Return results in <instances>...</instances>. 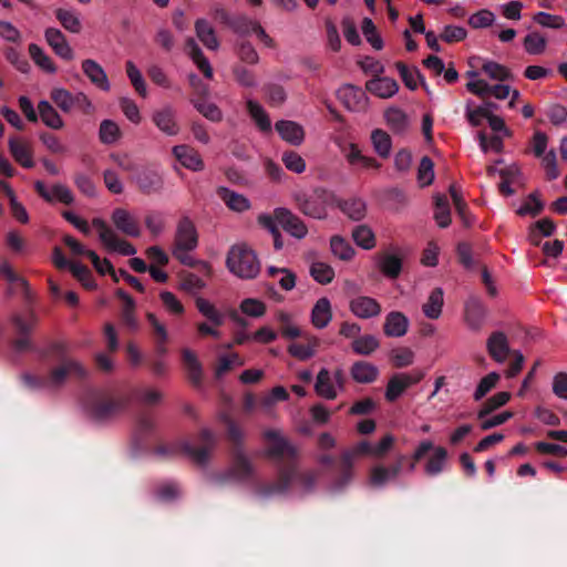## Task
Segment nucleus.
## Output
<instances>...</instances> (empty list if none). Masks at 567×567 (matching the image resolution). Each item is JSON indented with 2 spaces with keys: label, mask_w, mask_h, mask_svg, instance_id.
I'll list each match as a JSON object with an SVG mask.
<instances>
[{
  "label": "nucleus",
  "mask_w": 567,
  "mask_h": 567,
  "mask_svg": "<svg viewBox=\"0 0 567 567\" xmlns=\"http://www.w3.org/2000/svg\"><path fill=\"white\" fill-rule=\"evenodd\" d=\"M365 89L380 99H390L399 91V84L391 78H374L365 83Z\"/></svg>",
  "instance_id": "5701e85b"
},
{
  "label": "nucleus",
  "mask_w": 567,
  "mask_h": 567,
  "mask_svg": "<svg viewBox=\"0 0 567 567\" xmlns=\"http://www.w3.org/2000/svg\"><path fill=\"white\" fill-rule=\"evenodd\" d=\"M384 117L389 127L395 133H402L409 127V116L399 107H389Z\"/></svg>",
  "instance_id": "f704fd0d"
},
{
  "label": "nucleus",
  "mask_w": 567,
  "mask_h": 567,
  "mask_svg": "<svg viewBox=\"0 0 567 567\" xmlns=\"http://www.w3.org/2000/svg\"><path fill=\"white\" fill-rule=\"evenodd\" d=\"M111 220L116 230L130 237L141 235V226L137 217L125 208H115L112 212Z\"/></svg>",
  "instance_id": "1a4fd4ad"
},
{
  "label": "nucleus",
  "mask_w": 567,
  "mask_h": 567,
  "mask_svg": "<svg viewBox=\"0 0 567 567\" xmlns=\"http://www.w3.org/2000/svg\"><path fill=\"white\" fill-rule=\"evenodd\" d=\"M39 115L42 122L50 128L60 130L64 122L60 114L48 101H40L38 104Z\"/></svg>",
  "instance_id": "2f4dec72"
},
{
  "label": "nucleus",
  "mask_w": 567,
  "mask_h": 567,
  "mask_svg": "<svg viewBox=\"0 0 567 567\" xmlns=\"http://www.w3.org/2000/svg\"><path fill=\"white\" fill-rule=\"evenodd\" d=\"M9 150L13 158L23 167L31 168L34 165L30 144L19 138H10Z\"/></svg>",
  "instance_id": "393cba45"
},
{
  "label": "nucleus",
  "mask_w": 567,
  "mask_h": 567,
  "mask_svg": "<svg viewBox=\"0 0 567 567\" xmlns=\"http://www.w3.org/2000/svg\"><path fill=\"white\" fill-rule=\"evenodd\" d=\"M332 319L331 303L328 298L318 299L311 311V323L317 329L326 328Z\"/></svg>",
  "instance_id": "bb28decb"
},
{
  "label": "nucleus",
  "mask_w": 567,
  "mask_h": 567,
  "mask_svg": "<svg viewBox=\"0 0 567 567\" xmlns=\"http://www.w3.org/2000/svg\"><path fill=\"white\" fill-rule=\"evenodd\" d=\"M338 97L341 103L350 111H362L368 105V96L362 89L344 84L338 90Z\"/></svg>",
  "instance_id": "ddd939ff"
},
{
  "label": "nucleus",
  "mask_w": 567,
  "mask_h": 567,
  "mask_svg": "<svg viewBox=\"0 0 567 567\" xmlns=\"http://www.w3.org/2000/svg\"><path fill=\"white\" fill-rule=\"evenodd\" d=\"M126 73L136 92L141 96L145 97L147 95V87L145 81L143 79L141 71L132 61L126 62Z\"/></svg>",
  "instance_id": "bf43d9fd"
},
{
  "label": "nucleus",
  "mask_w": 567,
  "mask_h": 567,
  "mask_svg": "<svg viewBox=\"0 0 567 567\" xmlns=\"http://www.w3.org/2000/svg\"><path fill=\"white\" fill-rule=\"evenodd\" d=\"M358 456L351 449L346 450L341 454V475L338 481V486L347 485L353 477V466Z\"/></svg>",
  "instance_id": "c03bdc74"
},
{
  "label": "nucleus",
  "mask_w": 567,
  "mask_h": 567,
  "mask_svg": "<svg viewBox=\"0 0 567 567\" xmlns=\"http://www.w3.org/2000/svg\"><path fill=\"white\" fill-rule=\"evenodd\" d=\"M34 187L40 196L49 202H60L66 205H71L74 202V196L69 187L63 184H54L47 186L43 182H35Z\"/></svg>",
  "instance_id": "f8f14e48"
},
{
  "label": "nucleus",
  "mask_w": 567,
  "mask_h": 567,
  "mask_svg": "<svg viewBox=\"0 0 567 567\" xmlns=\"http://www.w3.org/2000/svg\"><path fill=\"white\" fill-rule=\"evenodd\" d=\"M371 140L378 155L386 158L391 153L392 146L390 135L382 130H374L371 134Z\"/></svg>",
  "instance_id": "8fccbe9b"
},
{
  "label": "nucleus",
  "mask_w": 567,
  "mask_h": 567,
  "mask_svg": "<svg viewBox=\"0 0 567 567\" xmlns=\"http://www.w3.org/2000/svg\"><path fill=\"white\" fill-rule=\"evenodd\" d=\"M226 266L233 275L241 279H252L260 271V262L256 252L243 243L230 247Z\"/></svg>",
  "instance_id": "f257e3e1"
},
{
  "label": "nucleus",
  "mask_w": 567,
  "mask_h": 567,
  "mask_svg": "<svg viewBox=\"0 0 567 567\" xmlns=\"http://www.w3.org/2000/svg\"><path fill=\"white\" fill-rule=\"evenodd\" d=\"M240 311L251 318H260L265 315V303L256 298H246L239 305Z\"/></svg>",
  "instance_id": "052dcab7"
},
{
  "label": "nucleus",
  "mask_w": 567,
  "mask_h": 567,
  "mask_svg": "<svg viewBox=\"0 0 567 567\" xmlns=\"http://www.w3.org/2000/svg\"><path fill=\"white\" fill-rule=\"evenodd\" d=\"M218 195L231 210L240 213L247 210L250 207L249 200L244 195L235 193L228 188H219Z\"/></svg>",
  "instance_id": "473e14b6"
},
{
  "label": "nucleus",
  "mask_w": 567,
  "mask_h": 567,
  "mask_svg": "<svg viewBox=\"0 0 567 567\" xmlns=\"http://www.w3.org/2000/svg\"><path fill=\"white\" fill-rule=\"evenodd\" d=\"M485 317L484 308L478 302H471L466 306L465 321L473 331H478Z\"/></svg>",
  "instance_id": "a18cd8bd"
},
{
  "label": "nucleus",
  "mask_w": 567,
  "mask_h": 567,
  "mask_svg": "<svg viewBox=\"0 0 567 567\" xmlns=\"http://www.w3.org/2000/svg\"><path fill=\"white\" fill-rule=\"evenodd\" d=\"M258 224L274 238L276 249L282 247L281 228H284V208H276L271 213H264L258 216Z\"/></svg>",
  "instance_id": "9d476101"
},
{
  "label": "nucleus",
  "mask_w": 567,
  "mask_h": 567,
  "mask_svg": "<svg viewBox=\"0 0 567 567\" xmlns=\"http://www.w3.org/2000/svg\"><path fill=\"white\" fill-rule=\"evenodd\" d=\"M197 233L194 224L187 217L181 219L177 226L173 255L184 265H192L189 251L197 247Z\"/></svg>",
  "instance_id": "7ed1b4c3"
},
{
  "label": "nucleus",
  "mask_w": 567,
  "mask_h": 567,
  "mask_svg": "<svg viewBox=\"0 0 567 567\" xmlns=\"http://www.w3.org/2000/svg\"><path fill=\"white\" fill-rule=\"evenodd\" d=\"M477 75L475 71L467 72V76L471 78V81L466 83V89L471 93L484 97L489 94L492 86L486 81L477 79Z\"/></svg>",
  "instance_id": "69168bd1"
},
{
  "label": "nucleus",
  "mask_w": 567,
  "mask_h": 567,
  "mask_svg": "<svg viewBox=\"0 0 567 567\" xmlns=\"http://www.w3.org/2000/svg\"><path fill=\"white\" fill-rule=\"evenodd\" d=\"M409 319L400 311H391L385 316L383 332L391 338H401L406 334L409 329Z\"/></svg>",
  "instance_id": "aec40b11"
},
{
  "label": "nucleus",
  "mask_w": 567,
  "mask_h": 567,
  "mask_svg": "<svg viewBox=\"0 0 567 567\" xmlns=\"http://www.w3.org/2000/svg\"><path fill=\"white\" fill-rule=\"evenodd\" d=\"M486 349L489 357L497 363H504L511 353L508 339L502 331H495L488 337Z\"/></svg>",
  "instance_id": "dca6fc26"
},
{
  "label": "nucleus",
  "mask_w": 567,
  "mask_h": 567,
  "mask_svg": "<svg viewBox=\"0 0 567 567\" xmlns=\"http://www.w3.org/2000/svg\"><path fill=\"white\" fill-rule=\"evenodd\" d=\"M265 440L267 443L268 454L271 457H280L284 453V441L280 433L274 430L265 432Z\"/></svg>",
  "instance_id": "e2e57ef3"
},
{
  "label": "nucleus",
  "mask_w": 567,
  "mask_h": 567,
  "mask_svg": "<svg viewBox=\"0 0 567 567\" xmlns=\"http://www.w3.org/2000/svg\"><path fill=\"white\" fill-rule=\"evenodd\" d=\"M424 378V372L414 370L409 373H396L388 382L385 390V399L394 402L405 390L417 384Z\"/></svg>",
  "instance_id": "0eeeda50"
},
{
  "label": "nucleus",
  "mask_w": 567,
  "mask_h": 567,
  "mask_svg": "<svg viewBox=\"0 0 567 567\" xmlns=\"http://www.w3.org/2000/svg\"><path fill=\"white\" fill-rule=\"evenodd\" d=\"M379 348V341L374 336L358 337L352 342V349L358 354L368 355Z\"/></svg>",
  "instance_id": "6e6d98bb"
},
{
  "label": "nucleus",
  "mask_w": 567,
  "mask_h": 567,
  "mask_svg": "<svg viewBox=\"0 0 567 567\" xmlns=\"http://www.w3.org/2000/svg\"><path fill=\"white\" fill-rule=\"evenodd\" d=\"M434 219L441 228H446L451 224L450 206L444 195L435 196Z\"/></svg>",
  "instance_id": "09e8293b"
},
{
  "label": "nucleus",
  "mask_w": 567,
  "mask_h": 567,
  "mask_svg": "<svg viewBox=\"0 0 567 567\" xmlns=\"http://www.w3.org/2000/svg\"><path fill=\"white\" fill-rule=\"evenodd\" d=\"M286 233H289L297 239H302L308 234V228L305 223L292 213L286 209Z\"/></svg>",
  "instance_id": "864d4df0"
},
{
  "label": "nucleus",
  "mask_w": 567,
  "mask_h": 567,
  "mask_svg": "<svg viewBox=\"0 0 567 567\" xmlns=\"http://www.w3.org/2000/svg\"><path fill=\"white\" fill-rule=\"evenodd\" d=\"M153 122L156 127L168 136L177 135L179 126L176 121V111L172 106H164L153 113Z\"/></svg>",
  "instance_id": "f3484780"
},
{
  "label": "nucleus",
  "mask_w": 567,
  "mask_h": 567,
  "mask_svg": "<svg viewBox=\"0 0 567 567\" xmlns=\"http://www.w3.org/2000/svg\"><path fill=\"white\" fill-rule=\"evenodd\" d=\"M122 409L123 402L121 400H103L87 406V414L92 420L102 422L115 416Z\"/></svg>",
  "instance_id": "2eb2a0df"
},
{
  "label": "nucleus",
  "mask_w": 567,
  "mask_h": 567,
  "mask_svg": "<svg viewBox=\"0 0 567 567\" xmlns=\"http://www.w3.org/2000/svg\"><path fill=\"white\" fill-rule=\"evenodd\" d=\"M511 399V393L506 391L498 392L486 400L481 410L477 412V419H484L493 411L505 405Z\"/></svg>",
  "instance_id": "49530a36"
},
{
  "label": "nucleus",
  "mask_w": 567,
  "mask_h": 567,
  "mask_svg": "<svg viewBox=\"0 0 567 567\" xmlns=\"http://www.w3.org/2000/svg\"><path fill=\"white\" fill-rule=\"evenodd\" d=\"M182 357L190 381L195 384H199L203 377V368L197 354L193 350L185 348L182 350Z\"/></svg>",
  "instance_id": "c756f323"
},
{
  "label": "nucleus",
  "mask_w": 567,
  "mask_h": 567,
  "mask_svg": "<svg viewBox=\"0 0 567 567\" xmlns=\"http://www.w3.org/2000/svg\"><path fill=\"white\" fill-rule=\"evenodd\" d=\"M196 33L198 39L209 50H217L219 42L215 35L213 27L206 20H198L196 22Z\"/></svg>",
  "instance_id": "37998d69"
},
{
  "label": "nucleus",
  "mask_w": 567,
  "mask_h": 567,
  "mask_svg": "<svg viewBox=\"0 0 567 567\" xmlns=\"http://www.w3.org/2000/svg\"><path fill=\"white\" fill-rule=\"evenodd\" d=\"M173 154L178 162L188 169L198 172L204 168V163L199 154L187 145L174 146Z\"/></svg>",
  "instance_id": "b1692460"
},
{
  "label": "nucleus",
  "mask_w": 567,
  "mask_h": 567,
  "mask_svg": "<svg viewBox=\"0 0 567 567\" xmlns=\"http://www.w3.org/2000/svg\"><path fill=\"white\" fill-rule=\"evenodd\" d=\"M71 375L79 378L85 375V369L79 361H64L60 367L52 371L50 381L52 384H60L65 380L66 377Z\"/></svg>",
  "instance_id": "a878e982"
},
{
  "label": "nucleus",
  "mask_w": 567,
  "mask_h": 567,
  "mask_svg": "<svg viewBox=\"0 0 567 567\" xmlns=\"http://www.w3.org/2000/svg\"><path fill=\"white\" fill-rule=\"evenodd\" d=\"M330 250L334 257L343 261L351 260L355 254L350 243L339 235L330 238Z\"/></svg>",
  "instance_id": "e433bc0d"
},
{
  "label": "nucleus",
  "mask_w": 567,
  "mask_h": 567,
  "mask_svg": "<svg viewBox=\"0 0 567 567\" xmlns=\"http://www.w3.org/2000/svg\"><path fill=\"white\" fill-rule=\"evenodd\" d=\"M54 14L56 20L68 32L78 34L82 31V18L76 9L71 7H61L54 10Z\"/></svg>",
  "instance_id": "412c9836"
},
{
  "label": "nucleus",
  "mask_w": 567,
  "mask_h": 567,
  "mask_svg": "<svg viewBox=\"0 0 567 567\" xmlns=\"http://www.w3.org/2000/svg\"><path fill=\"white\" fill-rule=\"evenodd\" d=\"M92 226L97 230L99 239L105 249L123 256L136 254L135 247L127 240L121 238L115 229L100 217L92 219Z\"/></svg>",
  "instance_id": "20e7f679"
},
{
  "label": "nucleus",
  "mask_w": 567,
  "mask_h": 567,
  "mask_svg": "<svg viewBox=\"0 0 567 567\" xmlns=\"http://www.w3.org/2000/svg\"><path fill=\"white\" fill-rule=\"evenodd\" d=\"M82 71L90 82L101 91L109 92L111 83L104 69L92 59L82 62Z\"/></svg>",
  "instance_id": "6ab92c4d"
},
{
  "label": "nucleus",
  "mask_w": 567,
  "mask_h": 567,
  "mask_svg": "<svg viewBox=\"0 0 567 567\" xmlns=\"http://www.w3.org/2000/svg\"><path fill=\"white\" fill-rule=\"evenodd\" d=\"M198 311L214 326L220 327L224 323V315L207 299L197 298Z\"/></svg>",
  "instance_id": "79ce46f5"
},
{
  "label": "nucleus",
  "mask_w": 567,
  "mask_h": 567,
  "mask_svg": "<svg viewBox=\"0 0 567 567\" xmlns=\"http://www.w3.org/2000/svg\"><path fill=\"white\" fill-rule=\"evenodd\" d=\"M310 274L313 279L321 285L330 284L334 278L333 268L322 261L312 262L310 267Z\"/></svg>",
  "instance_id": "3c124183"
},
{
  "label": "nucleus",
  "mask_w": 567,
  "mask_h": 567,
  "mask_svg": "<svg viewBox=\"0 0 567 567\" xmlns=\"http://www.w3.org/2000/svg\"><path fill=\"white\" fill-rule=\"evenodd\" d=\"M186 51L198 69L208 79L213 76V69L207 59L204 58L199 47L193 39H189L186 43Z\"/></svg>",
  "instance_id": "ea45409f"
},
{
  "label": "nucleus",
  "mask_w": 567,
  "mask_h": 567,
  "mask_svg": "<svg viewBox=\"0 0 567 567\" xmlns=\"http://www.w3.org/2000/svg\"><path fill=\"white\" fill-rule=\"evenodd\" d=\"M379 374L378 368L369 362H355L351 368V375L358 383H371Z\"/></svg>",
  "instance_id": "7c9ffc66"
},
{
  "label": "nucleus",
  "mask_w": 567,
  "mask_h": 567,
  "mask_svg": "<svg viewBox=\"0 0 567 567\" xmlns=\"http://www.w3.org/2000/svg\"><path fill=\"white\" fill-rule=\"evenodd\" d=\"M352 239L362 249L371 250L375 247L377 240L373 230L367 225H359L352 230Z\"/></svg>",
  "instance_id": "4c0bfd02"
},
{
  "label": "nucleus",
  "mask_w": 567,
  "mask_h": 567,
  "mask_svg": "<svg viewBox=\"0 0 567 567\" xmlns=\"http://www.w3.org/2000/svg\"><path fill=\"white\" fill-rule=\"evenodd\" d=\"M349 309L359 319H371L379 317L382 308L380 302L369 296H357L349 302Z\"/></svg>",
  "instance_id": "9b49d317"
},
{
  "label": "nucleus",
  "mask_w": 567,
  "mask_h": 567,
  "mask_svg": "<svg viewBox=\"0 0 567 567\" xmlns=\"http://www.w3.org/2000/svg\"><path fill=\"white\" fill-rule=\"evenodd\" d=\"M99 136L102 143L113 144L120 138L121 131L114 121L104 120L100 124Z\"/></svg>",
  "instance_id": "603ef678"
},
{
  "label": "nucleus",
  "mask_w": 567,
  "mask_h": 567,
  "mask_svg": "<svg viewBox=\"0 0 567 567\" xmlns=\"http://www.w3.org/2000/svg\"><path fill=\"white\" fill-rule=\"evenodd\" d=\"M444 305V292L442 288H435L429 295L426 301L422 306L424 316L429 319L436 320L442 315Z\"/></svg>",
  "instance_id": "c85d7f7f"
},
{
  "label": "nucleus",
  "mask_w": 567,
  "mask_h": 567,
  "mask_svg": "<svg viewBox=\"0 0 567 567\" xmlns=\"http://www.w3.org/2000/svg\"><path fill=\"white\" fill-rule=\"evenodd\" d=\"M29 54L33 62L44 72L50 74H54L56 72V66L53 60L38 44L31 43L29 45Z\"/></svg>",
  "instance_id": "c9c22d12"
},
{
  "label": "nucleus",
  "mask_w": 567,
  "mask_h": 567,
  "mask_svg": "<svg viewBox=\"0 0 567 567\" xmlns=\"http://www.w3.org/2000/svg\"><path fill=\"white\" fill-rule=\"evenodd\" d=\"M51 99L63 112H70L75 104V95L63 87H54Z\"/></svg>",
  "instance_id": "13d9d810"
},
{
  "label": "nucleus",
  "mask_w": 567,
  "mask_h": 567,
  "mask_svg": "<svg viewBox=\"0 0 567 567\" xmlns=\"http://www.w3.org/2000/svg\"><path fill=\"white\" fill-rule=\"evenodd\" d=\"M340 209L352 220L359 221L367 215V204L363 199L352 197L339 205Z\"/></svg>",
  "instance_id": "72a5a7b5"
},
{
  "label": "nucleus",
  "mask_w": 567,
  "mask_h": 567,
  "mask_svg": "<svg viewBox=\"0 0 567 567\" xmlns=\"http://www.w3.org/2000/svg\"><path fill=\"white\" fill-rule=\"evenodd\" d=\"M195 109L203 114L206 118L213 122H219L223 117L221 111L218 106L209 101H193Z\"/></svg>",
  "instance_id": "774afa93"
},
{
  "label": "nucleus",
  "mask_w": 567,
  "mask_h": 567,
  "mask_svg": "<svg viewBox=\"0 0 567 567\" xmlns=\"http://www.w3.org/2000/svg\"><path fill=\"white\" fill-rule=\"evenodd\" d=\"M200 440L205 445L202 449H195L188 443L184 445L185 452L190 457H193L197 463H204L207 461L209 447L213 446L215 443V434L208 429H203L200 432Z\"/></svg>",
  "instance_id": "cd10ccee"
},
{
  "label": "nucleus",
  "mask_w": 567,
  "mask_h": 567,
  "mask_svg": "<svg viewBox=\"0 0 567 567\" xmlns=\"http://www.w3.org/2000/svg\"><path fill=\"white\" fill-rule=\"evenodd\" d=\"M298 455V449L286 442V489L296 488L308 492L315 487L318 473L316 471L300 472L296 465Z\"/></svg>",
  "instance_id": "f03ea898"
},
{
  "label": "nucleus",
  "mask_w": 567,
  "mask_h": 567,
  "mask_svg": "<svg viewBox=\"0 0 567 567\" xmlns=\"http://www.w3.org/2000/svg\"><path fill=\"white\" fill-rule=\"evenodd\" d=\"M483 72L496 81H506L512 79L511 71L505 66L494 61H485L482 65Z\"/></svg>",
  "instance_id": "5fc2aeb1"
},
{
  "label": "nucleus",
  "mask_w": 567,
  "mask_h": 567,
  "mask_svg": "<svg viewBox=\"0 0 567 567\" xmlns=\"http://www.w3.org/2000/svg\"><path fill=\"white\" fill-rule=\"evenodd\" d=\"M132 182L142 193L151 194L162 188L163 176L158 166L145 165L135 169Z\"/></svg>",
  "instance_id": "423d86ee"
},
{
  "label": "nucleus",
  "mask_w": 567,
  "mask_h": 567,
  "mask_svg": "<svg viewBox=\"0 0 567 567\" xmlns=\"http://www.w3.org/2000/svg\"><path fill=\"white\" fill-rule=\"evenodd\" d=\"M315 391L318 396L326 400H334L341 392L332 381L331 372L326 368H322L317 374Z\"/></svg>",
  "instance_id": "4be33fe9"
},
{
  "label": "nucleus",
  "mask_w": 567,
  "mask_h": 567,
  "mask_svg": "<svg viewBox=\"0 0 567 567\" xmlns=\"http://www.w3.org/2000/svg\"><path fill=\"white\" fill-rule=\"evenodd\" d=\"M523 45L528 54L538 55L546 49V39L538 32H530L524 38Z\"/></svg>",
  "instance_id": "4d7b16f0"
},
{
  "label": "nucleus",
  "mask_w": 567,
  "mask_h": 567,
  "mask_svg": "<svg viewBox=\"0 0 567 567\" xmlns=\"http://www.w3.org/2000/svg\"><path fill=\"white\" fill-rule=\"evenodd\" d=\"M319 347V340L310 334H306L302 339L291 341L288 346V352L300 361L308 360L316 354Z\"/></svg>",
  "instance_id": "a211bd4d"
},
{
  "label": "nucleus",
  "mask_w": 567,
  "mask_h": 567,
  "mask_svg": "<svg viewBox=\"0 0 567 567\" xmlns=\"http://www.w3.org/2000/svg\"><path fill=\"white\" fill-rule=\"evenodd\" d=\"M403 461L404 455H399L395 463L391 465L374 464L369 471V484L373 487H383L395 481L402 472Z\"/></svg>",
  "instance_id": "6e6552de"
},
{
  "label": "nucleus",
  "mask_w": 567,
  "mask_h": 567,
  "mask_svg": "<svg viewBox=\"0 0 567 567\" xmlns=\"http://www.w3.org/2000/svg\"><path fill=\"white\" fill-rule=\"evenodd\" d=\"M447 460V451L443 446H435L432 456L427 460L424 471L430 476L440 474L445 466Z\"/></svg>",
  "instance_id": "58836bf2"
},
{
  "label": "nucleus",
  "mask_w": 567,
  "mask_h": 567,
  "mask_svg": "<svg viewBox=\"0 0 567 567\" xmlns=\"http://www.w3.org/2000/svg\"><path fill=\"white\" fill-rule=\"evenodd\" d=\"M44 38L54 53L63 60L70 61L74 58V52L69 44L65 35L58 28H48L44 31Z\"/></svg>",
  "instance_id": "4468645a"
},
{
  "label": "nucleus",
  "mask_w": 567,
  "mask_h": 567,
  "mask_svg": "<svg viewBox=\"0 0 567 567\" xmlns=\"http://www.w3.org/2000/svg\"><path fill=\"white\" fill-rule=\"evenodd\" d=\"M379 268L384 276L394 279L401 272L402 260L394 255H384L379 260Z\"/></svg>",
  "instance_id": "de8ad7c7"
},
{
  "label": "nucleus",
  "mask_w": 567,
  "mask_h": 567,
  "mask_svg": "<svg viewBox=\"0 0 567 567\" xmlns=\"http://www.w3.org/2000/svg\"><path fill=\"white\" fill-rule=\"evenodd\" d=\"M434 179V164L432 159L427 156H424L419 165L417 169V181L421 186H429L432 184Z\"/></svg>",
  "instance_id": "338daca9"
},
{
  "label": "nucleus",
  "mask_w": 567,
  "mask_h": 567,
  "mask_svg": "<svg viewBox=\"0 0 567 567\" xmlns=\"http://www.w3.org/2000/svg\"><path fill=\"white\" fill-rule=\"evenodd\" d=\"M499 374L497 372H491L485 375L477 384L473 398L475 401L482 400L491 390H493L499 381Z\"/></svg>",
  "instance_id": "680f3d73"
},
{
  "label": "nucleus",
  "mask_w": 567,
  "mask_h": 567,
  "mask_svg": "<svg viewBox=\"0 0 567 567\" xmlns=\"http://www.w3.org/2000/svg\"><path fill=\"white\" fill-rule=\"evenodd\" d=\"M292 197L305 215L317 219L327 217L330 195L326 190H316L309 197L302 192H295Z\"/></svg>",
  "instance_id": "39448f33"
},
{
  "label": "nucleus",
  "mask_w": 567,
  "mask_h": 567,
  "mask_svg": "<svg viewBox=\"0 0 567 567\" xmlns=\"http://www.w3.org/2000/svg\"><path fill=\"white\" fill-rule=\"evenodd\" d=\"M361 30L367 41L375 49L381 50L383 48V41L379 33L377 32V28L373 21L370 18H364L362 21Z\"/></svg>",
  "instance_id": "0e129e2a"
},
{
  "label": "nucleus",
  "mask_w": 567,
  "mask_h": 567,
  "mask_svg": "<svg viewBox=\"0 0 567 567\" xmlns=\"http://www.w3.org/2000/svg\"><path fill=\"white\" fill-rule=\"evenodd\" d=\"M247 110L250 117L252 118V121L256 123L260 131L268 132L271 130V121L266 111L264 110V107L259 103L252 100H248Z\"/></svg>",
  "instance_id": "a19ab883"
}]
</instances>
